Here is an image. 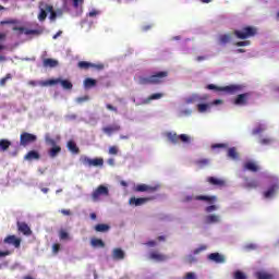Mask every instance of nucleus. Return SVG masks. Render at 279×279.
I'll use <instances>...</instances> for the list:
<instances>
[{"instance_id":"69168bd1","label":"nucleus","mask_w":279,"mask_h":279,"mask_svg":"<svg viewBox=\"0 0 279 279\" xmlns=\"http://www.w3.org/2000/svg\"><path fill=\"white\" fill-rule=\"evenodd\" d=\"M61 214L69 217V216H71V209H61Z\"/></svg>"},{"instance_id":"e433bc0d","label":"nucleus","mask_w":279,"mask_h":279,"mask_svg":"<svg viewBox=\"0 0 279 279\" xmlns=\"http://www.w3.org/2000/svg\"><path fill=\"white\" fill-rule=\"evenodd\" d=\"M95 86H97V81L95 78H90V77L85 78L84 81L85 88H93Z\"/></svg>"},{"instance_id":"3c124183","label":"nucleus","mask_w":279,"mask_h":279,"mask_svg":"<svg viewBox=\"0 0 279 279\" xmlns=\"http://www.w3.org/2000/svg\"><path fill=\"white\" fill-rule=\"evenodd\" d=\"M228 144H214L211 145V149H227Z\"/></svg>"},{"instance_id":"37998d69","label":"nucleus","mask_w":279,"mask_h":279,"mask_svg":"<svg viewBox=\"0 0 279 279\" xmlns=\"http://www.w3.org/2000/svg\"><path fill=\"white\" fill-rule=\"evenodd\" d=\"M12 80V74L8 73L4 77L0 80V86L1 88L5 87V84H8V81Z\"/></svg>"},{"instance_id":"a878e982","label":"nucleus","mask_w":279,"mask_h":279,"mask_svg":"<svg viewBox=\"0 0 279 279\" xmlns=\"http://www.w3.org/2000/svg\"><path fill=\"white\" fill-rule=\"evenodd\" d=\"M244 169L246 171H252V173H256L258 171V166L253 161H246L244 163Z\"/></svg>"},{"instance_id":"7c9ffc66","label":"nucleus","mask_w":279,"mask_h":279,"mask_svg":"<svg viewBox=\"0 0 279 279\" xmlns=\"http://www.w3.org/2000/svg\"><path fill=\"white\" fill-rule=\"evenodd\" d=\"M45 8L47 12L50 13V16H49L50 21H56V19H58V13L53 10V5L46 4Z\"/></svg>"},{"instance_id":"4be33fe9","label":"nucleus","mask_w":279,"mask_h":279,"mask_svg":"<svg viewBox=\"0 0 279 279\" xmlns=\"http://www.w3.org/2000/svg\"><path fill=\"white\" fill-rule=\"evenodd\" d=\"M207 182L211 184V186H226V181L215 177L207 178Z\"/></svg>"},{"instance_id":"f257e3e1","label":"nucleus","mask_w":279,"mask_h":279,"mask_svg":"<svg viewBox=\"0 0 279 279\" xmlns=\"http://www.w3.org/2000/svg\"><path fill=\"white\" fill-rule=\"evenodd\" d=\"M208 90H217L218 93H227L228 95H236L243 90L242 85H228V86H217L215 84L207 85Z\"/></svg>"},{"instance_id":"9b49d317","label":"nucleus","mask_w":279,"mask_h":279,"mask_svg":"<svg viewBox=\"0 0 279 279\" xmlns=\"http://www.w3.org/2000/svg\"><path fill=\"white\" fill-rule=\"evenodd\" d=\"M151 199H156V197H131L129 199L130 206H143L144 204H147V202H151Z\"/></svg>"},{"instance_id":"bf43d9fd","label":"nucleus","mask_w":279,"mask_h":279,"mask_svg":"<svg viewBox=\"0 0 279 279\" xmlns=\"http://www.w3.org/2000/svg\"><path fill=\"white\" fill-rule=\"evenodd\" d=\"M206 213H213L215 210H217V206L216 205H210L206 207Z\"/></svg>"},{"instance_id":"bb28decb","label":"nucleus","mask_w":279,"mask_h":279,"mask_svg":"<svg viewBox=\"0 0 279 279\" xmlns=\"http://www.w3.org/2000/svg\"><path fill=\"white\" fill-rule=\"evenodd\" d=\"M11 146L12 142L10 140H0V151H8V149H10Z\"/></svg>"},{"instance_id":"09e8293b","label":"nucleus","mask_w":279,"mask_h":279,"mask_svg":"<svg viewBox=\"0 0 279 279\" xmlns=\"http://www.w3.org/2000/svg\"><path fill=\"white\" fill-rule=\"evenodd\" d=\"M179 141L181 143H191V136H189L186 134H181V135H179Z\"/></svg>"},{"instance_id":"4468645a","label":"nucleus","mask_w":279,"mask_h":279,"mask_svg":"<svg viewBox=\"0 0 279 279\" xmlns=\"http://www.w3.org/2000/svg\"><path fill=\"white\" fill-rule=\"evenodd\" d=\"M208 260L216 263L217 265H223L226 263V256L219 253H210L208 255Z\"/></svg>"},{"instance_id":"8fccbe9b","label":"nucleus","mask_w":279,"mask_h":279,"mask_svg":"<svg viewBox=\"0 0 279 279\" xmlns=\"http://www.w3.org/2000/svg\"><path fill=\"white\" fill-rule=\"evenodd\" d=\"M16 23H19V21L10 19V20L1 21L0 25H16Z\"/></svg>"},{"instance_id":"5fc2aeb1","label":"nucleus","mask_w":279,"mask_h":279,"mask_svg":"<svg viewBox=\"0 0 279 279\" xmlns=\"http://www.w3.org/2000/svg\"><path fill=\"white\" fill-rule=\"evenodd\" d=\"M244 248H245L247 252H252L253 250H256V244H253V243L246 244V245L244 246Z\"/></svg>"},{"instance_id":"39448f33","label":"nucleus","mask_w":279,"mask_h":279,"mask_svg":"<svg viewBox=\"0 0 279 279\" xmlns=\"http://www.w3.org/2000/svg\"><path fill=\"white\" fill-rule=\"evenodd\" d=\"M36 141H38V137L32 133L23 132L20 135V145L22 147H27V145L36 143Z\"/></svg>"},{"instance_id":"58836bf2","label":"nucleus","mask_w":279,"mask_h":279,"mask_svg":"<svg viewBox=\"0 0 279 279\" xmlns=\"http://www.w3.org/2000/svg\"><path fill=\"white\" fill-rule=\"evenodd\" d=\"M195 165H197V167H199V169H204V167H208L210 165V159H198L195 161Z\"/></svg>"},{"instance_id":"c756f323","label":"nucleus","mask_w":279,"mask_h":279,"mask_svg":"<svg viewBox=\"0 0 279 279\" xmlns=\"http://www.w3.org/2000/svg\"><path fill=\"white\" fill-rule=\"evenodd\" d=\"M92 247H106V243L101 239L93 238L90 240Z\"/></svg>"},{"instance_id":"5701e85b","label":"nucleus","mask_w":279,"mask_h":279,"mask_svg":"<svg viewBox=\"0 0 279 279\" xmlns=\"http://www.w3.org/2000/svg\"><path fill=\"white\" fill-rule=\"evenodd\" d=\"M168 141L170 143H172L173 145H178V143H180V135H178V133H173V132H168L166 134Z\"/></svg>"},{"instance_id":"052dcab7","label":"nucleus","mask_w":279,"mask_h":279,"mask_svg":"<svg viewBox=\"0 0 279 279\" xmlns=\"http://www.w3.org/2000/svg\"><path fill=\"white\" fill-rule=\"evenodd\" d=\"M106 108L107 110H111L112 112H119V110L117 109V107L110 105V104H107L106 105Z\"/></svg>"},{"instance_id":"4d7b16f0","label":"nucleus","mask_w":279,"mask_h":279,"mask_svg":"<svg viewBox=\"0 0 279 279\" xmlns=\"http://www.w3.org/2000/svg\"><path fill=\"white\" fill-rule=\"evenodd\" d=\"M58 252H60V244L54 243L52 245V254H58Z\"/></svg>"},{"instance_id":"338daca9","label":"nucleus","mask_w":279,"mask_h":279,"mask_svg":"<svg viewBox=\"0 0 279 279\" xmlns=\"http://www.w3.org/2000/svg\"><path fill=\"white\" fill-rule=\"evenodd\" d=\"M83 101H88V96L77 98L78 104H83Z\"/></svg>"},{"instance_id":"ea45409f","label":"nucleus","mask_w":279,"mask_h":279,"mask_svg":"<svg viewBox=\"0 0 279 279\" xmlns=\"http://www.w3.org/2000/svg\"><path fill=\"white\" fill-rule=\"evenodd\" d=\"M40 86H54V84H60V78H52L46 82H40Z\"/></svg>"},{"instance_id":"9d476101","label":"nucleus","mask_w":279,"mask_h":279,"mask_svg":"<svg viewBox=\"0 0 279 279\" xmlns=\"http://www.w3.org/2000/svg\"><path fill=\"white\" fill-rule=\"evenodd\" d=\"M251 95V93L239 94L233 100L234 106H247Z\"/></svg>"},{"instance_id":"1a4fd4ad","label":"nucleus","mask_w":279,"mask_h":279,"mask_svg":"<svg viewBox=\"0 0 279 279\" xmlns=\"http://www.w3.org/2000/svg\"><path fill=\"white\" fill-rule=\"evenodd\" d=\"M109 193H110V191L108 190L107 186H105V185H99V186L92 193L93 202H99V197H101V195L108 196Z\"/></svg>"},{"instance_id":"473e14b6","label":"nucleus","mask_w":279,"mask_h":279,"mask_svg":"<svg viewBox=\"0 0 279 279\" xmlns=\"http://www.w3.org/2000/svg\"><path fill=\"white\" fill-rule=\"evenodd\" d=\"M59 84H61V86L64 90H72L73 89V83H71V81H69V80L59 78Z\"/></svg>"},{"instance_id":"c9c22d12","label":"nucleus","mask_w":279,"mask_h":279,"mask_svg":"<svg viewBox=\"0 0 279 279\" xmlns=\"http://www.w3.org/2000/svg\"><path fill=\"white\" fill-rule=\"evenodd\" d=\"M227 156L232 160H239V153L236 151L235 147L229 148Z\"/></svg>"},{"instance_id":"dca6fc26","label":"nucleus","mask_w":279,"mask_h":279,"mask_svg":"<svg viewBox=\"0 0 279 279\" xmlns=\"http://www.w3.org/2000/svg\"><path fill=\"white\" fill-rule=\"evenodd\" d=\"M206 99H208V95L199 96L197 94H193L186 98V104H197L199 101H206Z\"/></svg>"},{"instance_id":"c85d7f7f","label":"nucleus","mask_w":279,"mask_h":279,"mask_svg":"<svg viewBox=\"0 0 279 279\" xmlns=\"http://www.w3.org/2000/svg\"><path fill=\"white\" fill-rule=\"evenodd\" d=\"M60 151H62V147L54 145L50 148L48 155L50 156V158H56L58 154H60Z\"/></svg>"},{"instance_id":"6ab92c4d","label":"nucleus","mask_w":279,"mask_h":279,"mask_svg":"<svg viewBox=\"0 0 279 279\" xmlns=\"http://www.w3.org/2000/svg\"><path fill=\"white\" fill-rule=\"evenodd\" d=\"M196 202H207V204H215L217 202V196H206V195H197L194 197Z\"/></svg>"},{"instance_id":"0e129e2a","label":"nucleus","mask_w":279,"mask_h":279,"mask_svg":"<svg viewBox=\"0 0 279 279\" xmlns=\"http://www.w3.org/2000/svg\"><path fill=\"white\" fill-rule=\"evenodd\" d=\"M4 256H10V251H0V258H4Z\"/></svg>"},{"instance_id":"13d9d810","label":"nucleus","mask_w":279,"mask_h":279,"mask_svg":"<svg viewBox=\"0 0 279 279\" xmlns=\"http://www.w3.org/2000/svg\"><path fill=\"white\" fill-rule=\"evenodd\" d=\"M272 138H263L260 140V144L262 145H270V143H272Z\"/></svg>"},{"instance_id":"7ed1b4c3","label":"nucleus","mask_w":279,"mask_h":279,"mask_svg":"<svg viewBox=\"0 0 279 279\" xmlns=\"http://www.w3.org/2000/svg\"><path fill=\"white\" fill-rule=\"evenodd\" d=\"M257 34V29L254 26H245L241 31H234V36L240 40H247Z\"/></svg>"},{"instance_id":"2f4dec72","label":"nucleus","mask_w":279,"mask_h":279,"mask_svg":"<svg viewBox=\"0 0 279 279\" xmlns=\"http://www.w3.org/2000/svg\"><path fill=\"white\" fill-rule=\"evenodd\" d=\"M138 84L141 86L154 85L151 82V76H140Z\"/></svg>"},{"instance_id":"aec40b11","label":"nucleus","mask_w":279,"mask_h":279,"mask_svg":"<svg viewBox=\"0 0 279 279\" xmlns=\"http://www.w3.org/2000/svg\"><path fill=\"white\" fill-rule=\"evenodd\" d=\"M258 186H260V182L258 180H250L245 178L244 189H258Z\"/></svg>"},{"instance_id":"2eb2a0df","label":"nucleus","mask_w":279,"mask_h":279,"mask_svg":"<svg viewBox=\"0 0 279 279\" xmlns=\"http://www.w3.org/2000/svg\"><path fill=\"white\" fill-rule=\"evenodd\" d=\"M121 125L119 124H112L109 126L102 128V132L107 134V136H112L116 132H120Z\"/></svg>"},{"instance_id":"72a5a7b5","label":"nucleus","mask_w":279,"mask_h":279,"mask_svg":"<svg viewBox=\"0 0 279 279\" xmlns=\"http://www.w3.org/2000/svg\"><path fill=\"white\" fill-rule=\"evenodd\" d=\"M94 230L96 232H108V230H110V226L106 223H98L94 227Z\"/></svg>"},{"instance_id":"f704fd0d","label":"nucleus","mask_w":279,"mask_h":279,"mask_svg":"<svg viewBox=\"0 0 279 279\" xmlns=\"http://www.w3.org/2000/svg\"><path fill=\"white\" fill-rule=\"evenodd\" d=\"M68 149L72 154H80V147H77V144H75L73 141L68 142Z\"/></svg>"},{"instance_id":"a19ab883","label":"nucleus","mask_w":279,"mask_h":279,"mask_svg":"<svg viewBox=\"0 0 279 279\" xmlns=\"http://www.w3.org/2000/svg\"><path fill=\"white\" fill-rule=\"evenodd\" d=\"M221 45H228L232 40V36L230 34H225L219 37Z\"/></svg>"},{"instance_id":"f8f14e48","label":"nucleus","mask_w":279,"mask_h":279,"mask_svg":"<svg viewBox=\"0 0 279 279\" xmlns=\"http://www.w3.org/2000/svg\"><path fill=\"white\" fill-rule=\"evenodd\" d=\"M3 243L7 245H13L16 250L21 247V238H16V235H8L4 238Z\"/></svg>"},{"instance_id":"680f3d73","label":"nucleus","mask_w":279,"mask_h":279,"mask_svg":"<svg viewBox=\"0 0 279 279\" xmlns=\"http://www.w3.org/2000/svg\"><path fill=\"white\" fill-rule=\"evenodd\" d=\"M235 45L236 47H247L250 45V41H238Z\"/></svg>"},{"instance_id":"49530a36","label":"nucleus","mask_w":279,"mask_h":279,"mask_svg":"<svg viewBox=\"0 0 279 279\" xmlns=\"http://www.w3.org/2000/svg\"><path fill=\"white\" fill-rule=\"evenodd\" d=\"M46 145H51L52 147L56 146V140L51 138V135L46 134L45 136Z\"/></svg>"},{"instance_id":"e2e57ef3","label":"nucleus","mask_w":279,"mask_h":279,"mask_svg":"<svg viewBox=\"0 0 279 279\" xmlns=\"http://www.w3.org/2000/svg\"><path fill=\"white\" fill-rule=\"evenodd\" d=\"M184 279H195V272H187Z\"/></svg>"},{"instance_id":"a18cd8bd","label":"nucleus","mask_w":279,"mask_h":279,"mask_svg":"<svg viewBox=\"0 0 279 279\" xmlns=\"http://www.w3.org/2000/svg\"><path fill=\"white\" fill-rule=\"evenodd\" d=\"M233 279H247V275H245V272H243L241 270H236L233 274Z\"/></svg>"},{"instance_id":"20e7f679","label":"nucleus","mask_w":279,"mask_h":279,"mask_svg":"<svg viewBox=\"0 0 279 279\" xmlns=\"http://www.w3.org/2000/svg\"><path fill=\"white\" fill-rule=\"evenodd\" d=\"M80 161L84 167H104V158H89L86 156H81Z\"/></svg>"},{"instance_id":"0eeeda50","label":"nucleus","mask_w":279,"mask_h":279,"mask_svg":"<svg viewBox=\"0 0 279 279\" xmlns=\"http://www.w3.org/2000/svg\"><path fill=\"white\" fill-rule=\"evenodd\" d=\"M78 69L83 70V71H88V69H96V71H104L105 65L104 63H90L88 61H80L77 63Z\"/></svg>"},{"instance_id":"4c0bfd02","label":"nucleus","mask_w":279,"mask_h":279,"mask_svg":"<svg viewBox=\"0 0 279 279\" xmlns=\"http://www.w3.org/2000/svg\"><path fill=\"white\" fill-rule=\"evenodd\" d=\"M165 97V94L162 93H157V94H151L147 100H144V104H149V101H154L156 99H162Z\"/></svg>"},{"instance_id":"864d4df0","label":"nucleus","mask_w":279,"mask_h":279,"mask_svg":"<svg viewBox=\"0 0 279 279\" xmlns=\"http://www.w3.org/2000/svg\"><path fill=\"white\" fill-rule=\"evenodd\" d=\"M206 245H201L199 247H197V248H195L194 251H193V254L194 255H197V254H199L201 252H204V251H206Z\"/></svg>"},{"instance_id":"cd10ccee","label":"nucleus","mask_w":279,"mask_h":279,"mask_svg":"<svg viewBox=\"0 0 279 279\" xmlns=\"http://www.w3.org/2000/svg\"><path fill=\"white\" fill-rule=\"evenodd\" d=\"M255 277L257 279H274V275L265 271V270H260V271H257L255 272Z\"/></svg>"},{"instance_id":"f3484780","label":"nucleus","mask_w":279,"mask_h":279,"mask_svg":"<svg viewBox=\"0 0 279 279\" xmlns=\"http://www.w3.org/2000/svg\"><path fill=\"white\" fill-rule=\"evenodd\" d=\"M45 5H49L45 2H39V14H38V21H40V23L45 22L47 20V9L45 8Z\"/></svg>"},{"instance_id":"6e6d98bb","label":"nucleus","mask_w":279,"mask_h":279,"mask_svg":"<svg viewBox=\"0 0 279 279\" xmlns=\"http://www.w3.org/2000/svg\"><path fill=\"white\" fill-rule=\"evenodd\" d=\"M265 129L263 128V125L257 126L256 129L253 130V134H260L262 132H264Z\"/></svg>"},{"instance_id":"412c9836","label":"nucleus","mask_w":279,"mask_h":279,"mask_svg":"<svg viewBox=\"0 0 279 279\" xmlns=\"http://www.w3.org/2000/svg\"><path fill=\"white\" fill-rule=\"evenodd\" d=\"M149 256L153 260H157V263H165L169 258L167 255L158 252H151Z\"/></svg>"},{"instance_id":"393cba45","label":"nucleus","mask_w":279,"mask_h":279,"mask_svg":"<svg viewBox=\"0 0 279 279\" xmlns=\"http://www.w3.org/2000/svg\"><path fill=\"white\" fill-rule=\"evenodd\" d=\"M112 258H114V260H123L125 258V253L121 248H114Z\"/></svg>"},{"instance_id":"774afa93","label":"nucleus","mask_w":279,"mask_h":279,"mask_svg":"<svg viewBox=\"0 0 279 279\" xmlns=\"http://www.w3.org/2000/svg\"><path fill=\"white\" fill-rule=\"evenodd\" d=\"M190 264L195 263V260H197L195 257H193V255H190L186 259Z\"/></svg>"},{"instance_id":"a211bd4d","label":"nucleus","mask_w":279,"mask_h":279,"mask_svg":"<svg viewBox=\"0 0 279 279\" xmlns=\"http://www.w3.org/2000/svg\"><path fill=\"white\" fill-rule=\"evenodd\" d=\"M24 160L32 162V160H40V153L37 150H29L25 156Z\"/></svg>"},{"instance_id":"423d86ee","label":"nucleus","mask_w":279,"mask_h":279,"mask_svg":"<svg viewBox=\"0 0 279 279\" xmlns=\"http://www.w3.org/2000/svg\"><path fill=\"white\" fill-rule=\"evenodd\" d=\"M167 77H169V71L155 72L150 75L153 85L162 84Z\"/></svg>"},{"instance_id":"603ef678","label":"nucleus","mask_w":279,"mask_h":279,"mask_svg":"<svg viewBox=\"0 0 279 279\" xmlns=\"http://www.w3.org/2000/svg\"><path fill=\"white\" fill-rule=\"evenodd\" d=\"M109 154H111V156H117L119 154V148H117V146L109 147Z\"/></svg>"},{"instance_id":"6e6552de","label":"nucleus","mask_w":279,"mask_h":279,"mask_svg":"<svg viewBox=\"0 0 279 279\" xmlns=\"http://www.w3.org/2000/svg\"><path fill=\"white\" fill-rule=\"evenodd\" d=\"M160 189L159 185L150 186L147 184H137L134 187L135 193H156Z\"/></svg>"},{"instance_id":"b1692460","label":"nucleus","mask_w":279,"mask_h":279,"mask_svg":"<svg viewBox=\"0 0 279 279\" xmlns=\"http://www.w3.org/2000/svg\"><path fill=\"white\" fill-rule=\"evenodd\" d=\"M43 64H44L45 69H56V66H58V60L44 59Z\"/></svg>"},{"instance_id":"c03bdc74","label":"nucleus","mask_w":279,"mask_h":279,"mask_svg":"<svg viewBox=\"0 0 279 279\" xmlns=\"http://www.w3.org/2000/svg\"><path fill=\"white\" fill-rule=\"evenodd\" d=\"M59 239L61 241H69V232H66V230H64V229H61L59 231Z\"/></svg>"},{"instance_id":"de8ad7c7","label":"nucleus","mask_w":279,"mask_h":279,"mask_svg":"<svg viewBox=\"0 0 279 279\" xmlns=\"http://www.w3.org/2000/svg\"><path fill=\"white\" fill-rule=\"evenodd\" d=\"M208 108H210V105H208V104H198L197 105L198 112H206V110H208Z\"/></svg>"},{"instance_id":"f03ea898","label":"nucleus","mask_w":279,"mask_h":279,"mask_svg":"<svg viewBox=\"0 0 279 279\" xmlns=\"http://www.w3.org/2000/svg\"><path fill=\"white\" fill-rule=\"evenodd\" d=\"M270 185L268 189L263 193L265 199H271L276 193L279 191V179L277 177L269 178Z\"/></svg>"},{"instance_id":"ddd939ff","label":"nucleus","mask_w":279,"mask_h":279,"mask_svg":"<svg viewBox=\"0 0 279 279\" xmlns=\"http://www.w3.org/2000/svg\"><path fill=\"white\" fill-rule=\"evenodd\" d=\"M17 232L24 234V236H32V228L27 225V222L17 221Z\"/></svg>"},{"instance_id":"79ce46f5","label":"nucleus","mask_w":279,"mask_h":279,"mask_svg":"<svg viewBox=\"0 0 279 279\" xmlns=\"http://www.w3.org/2000/svg\"><path fill=\"white\" fill-rule=\"evenodd\" d=\"M206 223H219V216H217V215L207 216Z\"/></svg>"}]
</instances>
